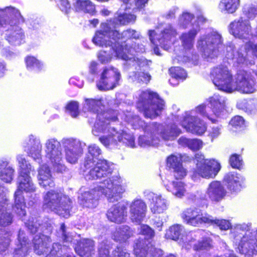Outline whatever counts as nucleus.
I'll return each instance as SVG.
<instances>
[{
	"mask_svg": "<svg viewBox=\"0 0 257 257\" xmlns=\"http://www.w3.org/2000/svg\"><path fill=\"white\" fill-rule=\"evenodd\" d=\"M103 107L101 99L86 98L83 104V110L84 112H90L96 117L92 132L94 136H98L100 134H106L99 138L100 142L105 147L116 145L121 143L127 147H136L135 139L133 135L127 134L121 128L120 126L116 125L114 122L123 116V112L118 113L114 110L99 113Z\"/></svg>",
	"mask_w": 257,
	"mask_h": 257,
	"instance_id": "obj_1",
	"label": "nucleus"
},
{
	"mask_svg": "<svg viewBox=\"0 0 257 257\" xmlns=\"http://www.w3.org/2000/svg\"><path fill=\"white\" fill-rule=\"evenodd\" d=\"M225 101L224 97L215 94L209 97L205 103L196 107L194 109L185 112L184 114L172 113V119L174 123L180 124L187 132L201 136L206 132L207 126L197 115L215 122L226 113Z\"/></svg>",
	"mask_w": 257,
	"mask_h": 257,
	"instance_id": "obj_2",
	"label": "nucleus"
},
{
	"mask_svg": "<svg viewBox=\"0 0 257 257\" xmlns=\"http://www.w3.org/2000/svg\"><path fill=\"white\" fill-rule=\"evenodd\" d=\"M210 77L218 89L227 93L249 94L257 90V67L254 70H238L233 77L228 66L220 64L212 69Z\"/></svg>",
	"mask_w": 257,
	"mask_h": 257,
	"instance_id": "obj_3",
	"label": "nucleus"
},
{
	"mask_svg": "<svg viewBox=\"0 0 257 257\" xmlns=\"http://www.w3.org/2000/svg\"><path fill=\"white\" fill-rule=\"evenodd\" d=\"M140 33L136 30L127 29L120 33L114 25V22L106 21L101 23L99 29L97 30L92 38V42L97 46H111L115 55L122 60H127L128 56L123 52L124 46L120 45L119 41L128 42L130 39L140 38Z\"/></svg>",
	"mask_w": 257,
	"mask_h": 257,
	"instance_id": "obj_4",
	"label": "nucleus"
},
{
	"mask_svg": "<svg viewBox=\"0 0 257 257\" xmlns=\"http://www.w3.org/2000/svg\"><path fill=\"white\" fill-rule=\"evenodd\" d=\"M125 191L123 180L119 176L107 177L93 189L82 187L79 191L78 202L84 207L93 208L98 204V197L104 195L109 202L117 201Z\"/></svg>",
	"mask_w": 257,
	"mask_h": 257,
	"instance_id": "obj_5",
	"label": "nucleus"
},
{
	"mask_svg": "<svg viewBox=\"0 0 257 257\" xmlns=\"http://www.w3.org/2000/svg\"><path fill=\"white\" fill-rule=\"evenodd\" d=\"M249 222L236 223L231 228L230 235L237 250L248 256L257 254V227L251 231Z\"/></svg>",
	"mask_w": 257,
	"mask_h": 257,
	"instance_id": "obj_6",
	"label": "nucleus"
},
{
	"mask_svg": "<svg viewBox=\"0 0 257 257\" xmlns=\"http://www.w3.org/2000/svg\"><path fill=\"white\" fill-rule=\"evenodd\" d=\"M88 152L84 159V166L86 169L92 167L94 163L98 160L94 167L85 175L86 180H97L109 177L111 175L112 169L111 164L105 160H100L102 151L96 144H91L88 147Z\"/></svg>",
	"mask_w": 257,
	"mask_h": 257,
	"instance_id": "obj_7",
	"label": "nucleus"
},
{
	"mask_svg": "<svg viewBox=\"0 0 257 257\" xmlns=\"http://www.w3.org/2000/svg\"><path fill=\"white\" fill-rule=\"evenodd\" d=\"M223 40L221 35L212 30L201 35L197 42V49L208 61L217 57L222 51Z\"/></svg>",
	"mask_w": 257,
	"mask_h": 257,
	"instance_id": "obj_8",
	"label": "nucleus"
},
{
	"mask_svg": "<svg viewBox=\"0 0 257 257\" xmlns=\"http://www.w3.org/2000/svg\"><path fill=\"white\" fill-rule=\"evenodd\" d=\"M43 208L44 210L54 211L60 216L67 218L70 216L72 202L61 192L52 190L44 195Z\"/></svg>",
	"mask_w": 257,
	"mask_h": 257,
	"instance_id": "obj_9",
	"label": "nucleus"
},
{
	"mask_svg": "<svg viewBox=\"0 0 257 257\" xmlns=\"http://www.w3.org/2000/svg\"><path fill=\"white\" fill-rule=\"evenodd\" d=\"M165 102L158 94L150 90L142 91L137 102V107L146 117L153 118L158 116L164 108Z\"/></svg>",
	"mask_w": 257,
	"mask_h": 257,
	"instance_id": "obj_10",
	"label": "nucleus"
},
{
	"mask_svg": "<svg viewBox=\"0 0 257 257\" xmlns=\"http://www.w3.org/2000/svg\"><path fill=\"white\" fill-rule=\"evenodd\" d=\"M253 38L248 40H242L245 42L244 46L236 49L232 43H229L226 47V57L231 59L233 65L236 68H242L250 64L247 59V54L251 52L257 57V44H254Z\"/></svg>",
	"mask_w": 257,
	"mask_h": 257,
	"instance_id": "obj_11",
	"label": "nucleus"
},
{
	"mask_svg": "<svg viewBox=\"0 0 257 257\" xmlns=\"http://www.w3.org/2000/svg\"><path fill=\"white\" fill-rule=\"evenodd\" d=\"M121 119L131 124L134 129L140 128L143 129L145 134L141 136L138 140L139 145L141 147L156 146L159 144V137L157 136L155 129L151 128L149 132L147 131L146 128L150 125V123L146 124L138 115H134L133 112L127 111L126 113H123V116L121 117Z\"/></svg>",
	"mask_w": 257,
	"mask_h": 257,
	"instance_id": "obj_12",
	"label": "nucleus"
},
{
	"mask_svg": "<svg viewBox=\"0 0 257 257\" xmlns=\"http://www.w3.org/2000/svg\"><path fill=\"white\" fill-rule=\"evenodd\" d=\"M36 187L30 175H19L17 180V189L14 194L13 210L20 217H23L26 214V205L23 192L34 193Z\"/></svg>",
	"mask_w": 257,
	"mask_h": 257,
	"instance_id": "obj_13",
	"label": "nucleus"
},
{
	"mask_svg": "<svg viewBox=\"0 0 257 257\" xmlns=\"http://www.w3.org/2000/svg\"><path fill=\"white\" fill-rule=\"evenodd\" d=\"M196 168L191 173V178L197 181L201 178L209 179L214 178L221 169L220 163L215 159H205L204 155L196 154L195 156Z\"/></svg>",
	"mask_w": 257,
	"mask_h": 257,
	"instance_id": "obj_14",
	"label": "nucleus"
},
{
	"mask_svg": "<svg viewBox=\"0 0 257 257\" xmlns=\"http://www.w3.org/2000/svg\"><path fill=\"white\" fill-rule=\"evenodd\" d=\"M177 35V31L170 24L166 25L161 31L149 30V35L151 43L155 46L154 52L157 55H160L159 49L157 47L160 45L165 50H169L171 48L174 39Z\"/></svg>",
	"mask_w": 257,
	"mask_h": 257,
	"instance_id": "obj_15",
	"label": "nucleus"
},
{
	"mask_svg": "<svg viewBox=\"0 0 257 257\" xmlns=\"http://www.w3.org/2000/svg\"><path fill=\"white\" fill-rule=\"evenodd\" d=\"M45 157L49 160L54 170L62 173L66 167L60 143L55 138H50L44 144Z\"/></svg>",
	"mask_w": 257,
	"mask_h": 257,
	"instance_id": "obj_16",
	"label": "nucleus"
},
{
	"mask_svg": "<svg viewBox=\"0 0 257 257\" xmlns=\"http://www.w3.org/2000/svg\"><path fill=\"white\" fill-rule=\"evenodd\" d=\"M229 30L230 34L241 40L257 38V21L256 26L252 29L249 21L241 17L230 24Z\"/></svg>",
	"mask_w": 257,
	"mask_h": 257,
	"instance_id": "obj_17",
	"label": "nucleus"
},
{
	"mask_svg": "<svg viewBox=\"0 0 257 257\" xmlns=\"http://www.w3.org/2000/svg\"><path fill=\"white\" fill-rule=\"evenodd\" d=\"M229 30L230 34L241 40L257 38V21L256 26L252 29L249 21L241 17L230 24Z\"/></svg>",
	"mask_w": 257,
	"mask_h": 257,
	"instance_id": "obj_18",
	"label": "nucleus"
},
{
	"mask_svg": "<svg viewBox=\"0 0 257 257\" xmlns=\"http://www.w3.org/2000/svg\"><path fill=\"white\" fill-rule=\"evenodd\" d=\"M151 61L145 58L134 59L130 65L134 68L135 71L131 72L129 78L133 81L141 84H147L151 79V75L148 72Z\"/></svg>",
	"mask_w": 257,
	"mask_h": 257,
	"instance_id": "obj_19",
	"label": "nucleus"
},
{
	"mask_svg": "<svg viewBox=\"0 0 257 257\" xmlns=\"http://www.w3.org/2000/svg\"><path fill=\"white\" fill-rule=\"evenodd\" d=\"M64 148L66 161L75 164L83 153V144L80 141L74 138H64L61 141Z\"/></svg>",
	"mask_w": 257,
	"mask_h": 257,
	"instance_id": "obj_20",
	"label": "nucleus"
},
{
	"mask_svg": "<svg viewBox=\"0 0 257 257\" xmlns=\"http://www.w3.org/2000/svg\"><path fill=\"white\" fill-rule=\"evenodd\" d=\"M22 20H17L18 19L14 17L12 19H10L7 25V27L5 32V37L6 39L11 44L13 45H20L25 38L24 33L19 25L24 22V20L21 15Z\"/></svg>",
	"mask_w": 257,
	"mask_h": 257,
	"instance_id": "obj_21",
	"label": "nucleus"
},
{
	"mask_svg": "<svg viewBox=\"0 0 257 257\" xmlns=\"http://www.w3.org/2000/svg\"><path fill=\"white\" fill-rule=\"evenodd\" d=\"M120 77V73L117 69L113 67H107L104 69L100 80L97 82V87L100 90L112 89L118 85Z\"/></svg>",
	"mask_w": 257,
	"mask_h": 257,
	"instance_id": "obj_22",
	"label": "nucleus"
},
{
	"mask_svg": "<svg viewBox=\"0 0 257 257\" xmlns=\"http://www.w3.org/2000/svg\"><path fill=\"white\" fill-rule=\"evenodd\" d=\"M210 215L203 213L197 208H190L185 210L181 214L184 222L193 226H199L203 223H209Z\"/></svg>",
	"mask_w": 257,
	"mask_h": 257,
	"instance_id": "obj_23",
	"label": "nucleus"
},
{
	"mask_svg": "<svg viewBox=\"0 0 257 257\" xmlns=\"http://www.w3.org/2000/svg\"><path fill=\"white\" fill-rule=\"evenodd\" d=\"M163 250L155 247L151 240H139L134 246V253L137 257H160Z\"/></svg>",
	"mask_w": 257,
	"mask_h": 257,
	"instance_id": "obj_24",
	"label": "nucleus"
},
{
	"mask_svg": "<svg viewBox=\"0 0 257 257\" xmlns=\"http://www.w3.org/2000/svg\"><path fill=\"white\" fill-rule=\"evenodd\" d=\"M151 128L155 129L157 136L161 137L165 141H173L181 133L180 129L178 128L175 124L164 126L153 122L147 126L146 131L149 132Z\"/></svg>",
	"mask_w": 257,
	"mask_h": 257,
	"instance_id": "obj_25",
	"label": "nucleus"
},
{
	"mask_svg": "<svg viewBox=\"0 0 257 257\" xmlns=\"http://www.w3.org/2000/svg\"><path fill=\"white\" fill-rule=\"evenodd\" d=\"M205 232L202 230H197L196 231L188 232L185 238H182L185 243L192 245L193 242L198 239L197 243L193 244L194 248L196 250H207L211 247V240L204 237Z\"/></svg>",
	"mask_w": 257,
	"mask_h": 257,
	"instance_id": "obj_26",
	"label": "nucleus"
},
{
	"mask_svg": "<svg viewBox=\"0 0 257 257\" xmlns=\"http://www.w3.org/2000/svg\"><path fill=\"white\" fill-rule=\"evenodd\" d=\"M245 181V178L236 172H229L223 178L224 184L231 193L239 192L244 186Z\"/></svg>",
	"mask_w": 257,
	"mask_h": 257,
	"instance_id": "obj_27",
	"label": "nucleus"
},
{
	"mask_svg": "<svg viewBox=\"0 0 257 257\" xmlns=\"http://www.w3.org/2000/svg\"><path fill=\"white\" fill-rule=\"evenodd\" d=\"M200 30L199 25H194L193 28L187 32L183 33L180 36L183 50L187 57V60H190L189 54H192V50L194 47L195 38Z\"/></svg>",
	"mask_w": 257,
	"mask_h": 257,
	"instance_id": "obj_28",
	"label": "nucleus"
},
{
	"mask_svg": "<svg viewBox=\"0 0 257 257\" xmlns=\"http://www.w3.org/2000/svg\"><path fill=\"white\" fill-rule=\"evenodd\" d=\"M130 218L136 223H140L146 215L147 207L146 203L141 199H134L129 205Z\"/></svg>",
	"mask_w": 257,
	"mask_h": 257,
	"instance_id": "obj_29",
	"label": "nucleus"
},
{
	"mask_svg": "<svg viewBox=\"0 0 257 257\" xmlns=\"http://www.w3.org/2000/svg\"><path fill=\"white\" fill-rule=\"evenodd\" d=\"M25 151L35 160H39L41 157L42 146L39 138L30 135L24 143Z\"/></svg>",
	"mask_w": 257,
	"mask_h": 257,
	"instance_id": "obj_30",
	"label": "nucleus"
},
{
	"mask_svg": "<svg viewBox=\"0 0 257 257\" xmlns=\"http://www.w3.org/2000/svg\"><path fill=\"white\" fill-rule=\"evenodd\" d=\"M185 155L180 154H172L167 160L168 167L173 169L174 175L176 179H181L187 174V171L182 166V161Z\"/></svg>",
	"mask_w": 257,
	"mask_h": 257,
	"instance_id": "obj_31",
	"label": "nucleus"
},
{
	"mask_svg": "<svg viewBox=\"0 0 257 257\" xmlns=\"http://www.w3.org/2000/svg\"><path fill=\"white\" fill-rule=\"evenodd\" d=\"M148 198L150 201V210L153 214L163 213L168 209L169 202L162 195L150 192Z\"/></svg>",
	"mask_w": 257,
	"mask_h": 257,
	"instance_id": "obj_32",
	"label": "nucleus"
},
{
	"mask_svg": "<svg viewBox=\"0 0 257 257\" xmlns=\"http://www.w3.org/2000/svg\"><path fill=\"white\" fill-rule=\"evenodd\" d=\"M106 216L111 222L116 223L124 222L127 219V207L123 204H115L107 210Z\"/></svg>",
	"mask_w": 257,
	"mask_h": 257,
	"instance_id": "obj_33",
	"label": "nucleus"
},
{
	"mask_svg": "<svg viewBox=\"0 0 257 257\" xmlns=\"http://www.w3.org/2000/svg\"><path fill=\"white\" fill-rule=\"evenodd\" d=\"M226 191L219 181H214L208 185L206 195L208 198L214 202H219L224 198Z\"/></svg>",
	"mask_w": 257,
	"mask_h": 257,
	"instance_id": "obj_34",
	"label": "nucleus"
},
{
	"mask_svg": "<svg viewBox=\"0 0 257 257\" xmlns=\"http://www.w3.org/2000/svg\"><path fill=\"white\" fill-rule=\"evenodd\" d=\"M37 179L39 185L45 189L53 187L55 186L51 171L46 164L40 165L38 170Z\"/></svg>",
	"mask_w": 257,
	"mask_h": 257,
	"instance_id": "obj_35",
	"label": "nucleus"
},
{
	"mask_svg": "<svg viewBox=\"0 0 257 257\" xmlns=\"http://www.w3.org/2000/svg\"><path fill=\"white\" fill-rule=\"evenodd\" d=\"M11 206L6 194H0V225L6 226L10 225L13 220L12 215L8 208Z\"/></svg>",
	"mask_w": 257,
	"mask_h": 257,
	"instance_id": "obj_36",
	"label": "nucleus"
},
{
	"mask_svg": "<svg viewBox=\"0 0 257 257\" xmlns=\"http://www.w3.org/2000/svg\"><path fill=\"white\" fill-rule=\"evenodd\" d=\"M171 179V176H167L162 180L165 187L176 197L182 198L186 192L185 184L182 181H172Z\"/></svg>",
	"mask_w": 257,
	"mask_h": 257,
	"instance_id": "obj_37",
	"label": "nucleus"
},
{
	"mask_svg": "<svg viewBox=\"0 0 257 257\" xmlns=\"http://www.w3.org/2000/svg\"><path fill=\"white\" fill-rule=\"evenodd\" d=\"M75 250L80 257H90L94 253V242L90 239H81L75 246Z\"/></svg>",
	"mask_w": 257,
	"mask_h": 257,
	"instance_id": "obj_38",
	"label": "nucleus"
},
{
	"mask_svg": "<svg viewBox=\"0 0 257 257\" xmlns=\"http://www.w3.org/2000/svg\"><path fill=\"white\" fill-rule=\"evenodd\" d=\"M51 242L48 235L41 233L36 234L33 238L34 251L39 255L47 253L49 251V245Z\"/></svg>",
	"mask_w": 257,
	"mask_h": 257,
	"instance_id": "obj_39",
	"label": "nucleus"
},
{
	"mask_svg": "<svg viewBox=\"0 0 257 257\" xmlns=\"http://www.w3.org/2000/svg\"><path fill=\"white\" fill-rule=\"evenodd\" d=\"M15 17L19 20H22L21 14L19 10L15 7L10 6L5 8H0V28L7 27V25L10 19Z\"/></svg>",
	"mask_w": 257,
	"mask_h": 257,
	"instance_id": "obj_40",
	"label": "nucleus"
},
{
	"mask_svg": "<svg viewBox=\"0 0 257 257\" xmlns=\"http://www.w3.org/2000/svg\"><path fill=\"white\" fill-rule=\"evenodd\" d=\"M123 8L125 9V12H121V11H119L115 14L113 19L108 20L113 21L116 28L117 24L124 25L130 23H134L136 21V16L130 14L128 9L125 6H124Z\"/></svg>",
	"mask_w": 257,
	"mask_h": 257,
	"instance_id": "obj_41",
	"label": "nucleus"
},
{
	"mask_svg": "<svg viewBox=\"0 0 257 257\" xmlns=\"http://www.w3.org/2000/svg\"><path fill=\"white\" fill-rule=\"evenodd\" d=\"M18 241L19 244L14 252L15 257H25L30 248L29 241L25 236V232L20 230L18 234Z\"/></svg>",
	"mask_w": 257,
	"mask_h": 257,
	"instance_id": "obj_42",
	"label": "nucleus"
},
{
	"mask_svg": "<svg viewBox=\"0 0 257 257\" xmlns=\"http://www.w3.org/2000/svg\"><path fill=\"white\" fill-rule=\"evenodd\" d=\"M40 221V219L38 218H32L25 222L26 225L32 233H35L39 229L43 230L45 234L51 233L52 231V226L51 223H46L40 224L38 222Z\"/></svg>",
	"mask_w": 257,
	"mask_h": 257,
	"instance_id": "obj_43",
	"label": "nucleus"
},
{
	"mask_svg": "<svg viewBox=\"0 0 257 257\" xmlns=\"http://www.w3.org/2000/svg\"><path fill=\"white\" fill-rule=\"evenodd\" d=\"M15 169L6 160H0V179L6 183H11L13 180Z\"/></svg>",
	"mask_w": 257,
	"mask_h": 257,
	"instance_id": "obj_44",
	"label": "nucleus"
},
{
	"mask_svg": "<svg viewBox=\"0 0 257 257\" xmlns=\"http://www.w3.org/2000/svg\"><path fill=\"white\" fill-rule=\"evenodd\" d=\"M133 235V231L127 225L117 228L113 233V239L120 243L125 242Z\"/></svg>",
	"mask_w": 257,
	"mask_h": 257,
	"instance_id": "obj_45",
	"label": "nucleus"
},
{
	"mask_svg": "<svg viewBox=\"0 0 257 257\" xmlns=\"http://www.w3.org/2000/svg\"><path fill=\"white\" fill-rule=\"evenodd\" d=\"M72 6L76 11H82L84 13L93 15L95 7L92 3L88 0H72Z\"/></svg>",
	"mask_w": 257,
	"mask_h": 257,
	"instance_id": "obj_46",
	"label": "nucleus"
},
{
	"mask_svg": "<svg viewBox=\"0 0 257 257\" xmlns=\"http://www.w3.org/2000/svg\"><path fill=\"white\" fill-rule=\"evenodd\" d=\"M26 68L28 71L39 72L44 68L43 62L33 56H27L25 58Z\"/></svg>",
	"mask_w": 257,
	"mask_h": 257,
	"instance_id": "obj_47",
	"label": "nucleus"
},
{
	"mask_svg": "<svg viewBox=\"0 0 257 257\" xmlns=\"http://www.w3.org/2000/svg\"><path fill=\"white\" fill-rule=\"evenodd\" d=\"M69 250L65 245L62 247L59 243H54L46 257H75L69 253Z\"/></svg>",
	"mask_w": 257,
	"mask_h": 257,
	"instance_id": "obj_48",
	"label": "nucleus"
},
{
	"mask_svg": "<svg viewBox=\"0 0 257 257\" xmlns=\"http://www.w3.org/2000/svg\"><path fill=\"white\" fill-rule=\"evenodd\" d=\"M169 72L172 77L169 82L173 86L177 85L180 80L183 81L187 77L186 71L179 67H172Z\"/></svg>",
	"mask_w": 257,
	"mask_h": 257,
	"instance_id": "obj_49",
	"label": "nucleus"
},
{
	"mask_svg": "<svg viewBox=\"0 0 257 257\" xmlns=\"http://www.w3.org/2000/svg\"><path fill=\"white\" fill-rule=\"evenodd\" d=\"M17 161L19 167V175H30L31 171L34 169L31 164L26 160L23 155L19 154L16 156Z\"/></svg>",
	"mask_w": 257,
	"mask_h": 257,
	"instance_id": "obj_50",
	"label": "nucleus"
},
{
	"mask_svg": "<svg viewBox=\"0 0 257 257\" xmlns=\"http://www.w3.org/2000/svg\"><path fill=\"white\" fill-rule=\"evenodd\" d=\"M195 19V16L193 14H192L187 11H184L179 16L178 21V25L183 29H186L190 26L193 28V25L198 24V23L196 22L193 23V21Z\"/></svg>",
	"mask_w": 257,
	"mask_h": 257,
	"instance_id": "obj_51",
	"label": "nucleus"
},
{
	"mask_svg": "<svg viewBox=\"0 0 257 257\" xmlns=\"http://www.w3.org/2000/svg\"><path fill=\"white\" fill-rule=\"evenodd\" d=\"M240 0H221L219 8L222 13L233 14L238 9Z\"/></svg>",
	"mask_w": 257,
	"mask_h": 257,
	"instance_id": "obj_52",
	"label": "nucleus"
},
{
	"mask_svg": "<svg viewBox=\"0 0 257 257\" xmlns=\"http://www.w3.org/2000/svg\"><path fill=\"white\" fill-rule=\"evenodd\" d=\"M179 145L187 147L190 150L195 151L200 150L203 147V142L197 139H188L184 137H181L178 141Z\"/></svg>",
	"mask_w": 257,
	"mask_h": 257,
	"instance_id": "obj_53",
	"label": "nucleus"
},
{
	"mask_svg": "<svg viewBox=\"0 0 257 257\" xmlns=\"http://www.w3.org/2000/svg\"><path fill=\"white\" fill-rule=\"evenodd\" d=\"M130 43H126L124 47L123 50V52H125L129 57V58L127 60H124L125 61H127V63L128 65H131L132 63V61L134 60V58L137 59L138 57H132V56L134 55V52L137 53H144L145 52V46L143 44H137V46L135 43V46H128L130 45Z\"/></svg>",
	"mask_w": 257,
	"mask_h": 257,
	"instance_id": "obj_54",
	"label": "nucleus"
},
{
	"mask_svg": "<svg viewBox=\"0 0 257 257\" xmlns=\"http://www.w3.org/2000/svg\"><path fill=\"white\" fill-rule=\"evenodd\" d=\"M183 230L184 227L182 225L174 224L166 230L165 237L167 239L176 240L179 239Z\"/></svg>",
	"mask_w": 257,
	"mask_h": 257,
	"instance_id": "obj_55",
	"label": "nucleus"
},
{
	"mask_svg": "<svg viewBox=\"0 0 257 257\" xmlns=\"http://www.w3.org/2000/svg\"><path fill=\"white\" fill-rule=\"evenodd\" d=\"M106 48H108V47ZM108 48H110L108 52L101 50L98 52L97 54L98 59L99 61L102 64H106L110 62L113 57L118 58V57L115 55V53L113 52L112 47L108 46ZM118 59L119 58H118Z\"/></svg>",
	"mask_w": 257,
	"mask_h": 257,
	"instance_id": "obj_56",
	"label": "nucleus"
},
{
	"mask_svg": "<svg viewBox=\"0 0 257 257\" xmlns=\"http://www.w3.org/2000/svg\"><path fill=\"white\" fill-rule=\"evenodd\" d=\"M242 13L247 21L254 19L257 16V4H245L242 8Z\"/></svg>",
	"mask_w": 257,
	"mask_h": 257,
	"instance_id": "obj_57",
	"label": "nucleus"
},
{
	"mask_svg": "<svg viewBox=\"0 0 257 257\" xmlns=\"http://www.w3.org/2000/svg\"><path fill=\"white\" fill-rule=\"evenodd\" d=\"M210 219L208 224L218 226L221 230H226L231 226V223L227 220L217 219L211 215L210 216Z\"/></svg>",
	"mask_w": 257,
	"mask_h": 257,
	"instance_id": "obj_58",
	"label": "nucleus"
},
{
	"mask_svg": "<svg viewBox=\"0 0 257 257\" xmlns=\"http://www.w3.org/2000/svg\"><path fill=\"white\" fill-rule=\"evenodd\" d=\"M139 231L140 234L145 236L144 238H140L136 242L139 240L143 239L144 240H150L155 235L154 230L151 228L149 225L146 224H142L139 228Z\"/></svg>",
	"mask_w": 257,
	"mask_h": 257,
	"instance_id": "obj_59",
	"label": "nucleus"
},
{
	"mask_svg": "<svg viewBox=\"0 0 257 257\" xmlns=\"http://www.w3.org/2000/svg\"><path fill=\"white\" fill-rule=\"evenodd\" d=\"M65 108L66 111L73 117H76L79 114V104L77 101H70L66 105Z\"/></svg>",
	"mask_w": 257,
	"mask_h": 257,
	"instance_id": "obj_60",
	"label": "nucleus"
},
{
	"mask_svg": "<svg viewBox=\"0 0 257 257\" xmlns=\"http://www.w3.org/2000/svg\"><path fill=\"white\" fill-rule=\"evenodd\" d=\"M72 5V0H58L57 2V7L65 14H67L70 12Z\"/></svg>",
	"mask_w": 257,
	"mask_h": 257,
	"instance_id": "obj_61",
	"label": "nucleus"
},
{
	"mask_svg": "<svg viewBox=\"0 0 257 257\" xmlns=\"http://www.w3.org/2000/svg\"><path fill=\"white\" fill-rule=\"evenodd\" d=\"M229 123L237 129H244L246 126V123L243 118L239 115L233 117L230 121Z\"/></svg>",
	"mask_w": 257,
	"mask_h": 257,
	"instance_id": "obj_62",
	"label": "nucleus"
},
{
	"mask_svg": "<svg viewBox=\"0 0 257 257\" xmlns=\"http://www.w3.org/2000/svg\"><path fill=\"white\" fill-rule=\"evenodd\" d=\"M229 164L232 168L240 169L243 165L242 159L238 155L233 154L230 157Z\"/></svg>",
	"mask_w": 257,
	"mask_h": 257,
	"instance_id": "obj_63",
	"label": "nucleus"
},
{
	"mask_svg": "<svg viewBox=\"0 0 257 257\" xmlns=\"http://www.w3.org/2000/svg\"><path fill=\"white\" fill-rule=\"evenodd\" d=\"M111 248L110 244L106 242H102L98 247V253L97 257H112V254L110 255L109 251Z\"/></svg>",
	"mask_w": 257,
	"mask_h": 257,
	"instance_id": "obj_64",
	"label": "nucleus"
}]
</instances>
